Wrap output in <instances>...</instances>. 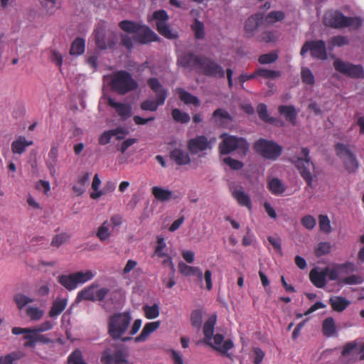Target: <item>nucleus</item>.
Masks as SVG:
<instances>
[{
	"label": "nucleus",
	"mask_w": 364,
	"mask_h": 364,
	"mask_svg": "<svg viewBox=\"0 0 364 364\" xmlns=\"http://www.w3.org/2000/svg\"><path fill=\"white\" fill-rule=\"evenodd\" d=\"M216 320V314H213L205 322L203 326V334L205 337L203 342L209 345L218 352L225 354L228 357H230V354L227 353V352L233 348L234 345L232 341L230 339L224 341L223 336L219 333L215 334L213 338Z\"/></svg>",
	"instance_id": "nucleus-1"
},
{
	"label": "nucleus",
	"mask_w": 364,
	"mask_h": 364,
	"mask_svg": "<svg viewBox=\"0 0 364 364\" xmlns=\"http://www.w3.org/2000/svg\"><path fill=\"white\" fill-rule=\"evenodd\" d=\"M323 24L333 28H349L358 30L363 26V19L359 16H346L340 11L330 10L323 15Z\"/></svg>",
	"instance_id": "nucleus-2"
},
{
	"label": "nucleus",
	"mask_w": 364,
	"mask_h": 364,
	"mask_svg": "<svg viewBox=\"0 0 364 364\" xmlns=\"http://www.w3.org/2000/svg\"><path fill=\"white\" fill-rule=\"evenodd\" d=\"M310 151L308 148H302L300 156L294 157L290 161L298 169L299 174L306 181L309 188H314L313 181L316 178V168L314 162L309 156Z\"/></svg>",
	"instance_id": "nucleus-3"
},
{
	"label": "nucleus",
	"mask_w": 364,
	"mask_h": 364,
	"mask_svg": "<svg viewBox=\"0 0 364 364\" xmlns=\"http://www.w3.org/2000/svg\"><path fill=\"white\" fill-rule=\"evenodd\" d=\"M132 318L129 311L116 313L108 321V333L114 340L119 339L127 331Z\"/></svg>",
	"instance_id": "nucleus-4"
},
{
	"label": "nucleus",
	"mask_w": 364,
	"mask_h": 364,
	"mask_svg": "<svg viewBox=\"0 0 364 364\" xmlns=\"http://www.w3.org/2000/svg\"><path fill=\"white\" fill-rule=\"evenodd\" d=\"M110 86L119 95H124L138 88L137 82L127 71H118L111 75Z\"/></svg>",
	"instance_id": "nucleus-5"
},
{
	"label": "nucleus",
	"mask_w": 364,
	"mask_h": 364,
	"mask_svg": "<svg viewBox=\"0 0 364 364\" xmlns=\"http://www.w3.org/2000/svg\"><path fill=\"white\" fill-rule=\"evenodd\" d=\"M220 138L223 141L219 144V151L223 155L228 154L235 150H240L243 155H245L249 150V144L245 139L229 135L224 133Z\"/></svg>",
	"instance_id": "nucleus-6"
},
{
	"label": "nucleus",
	"mask_w": 364,
	"mask_h": 364,
	"mask_svg": "<svg viewBox=\"0 0 364 364\" xmlns=\"http://www.w3.org/2000/svg\"><path fill=\"white\" fill-rule=\"evenodd\" d=\"M254 149L265 159L275 161L282 153L283 148L274 141L259 139L254 144Z\"/></svg>",
	"instance_id": "nucleus-7"
},
{
	"label": "nucleus",
	"mask_w": 364,
	"mask_h": 364,
	"mask_svg": "<svg viewBox=\"0 0 364 364\" xmlns=\"http://www.w3.org/2000/svg\"><path fill=\"white\" fill-rule=\"evenodd\" d=\"M93 277L92 272L88 270L86 272H77L69 275H60L58 279L65 289L73 290L77 287L78 284H83L92 279Z\"/></svg>",
	"instance_id": "nucleus-8"
},
{
	"label": "nucleus",
	"mask_w": 364,
	"mask_h": 364,
	"mask_svg": "<svg viewBox=\"0 0 364 364\" xmlns=\"http://www.w3.org/2000/svg\"><path fill=\"white\" fill-rule=\"evenodd\" d=\"M153 18L156 21V28L161 36L171 40L178 37V32L171 29L167 23L169 17L166 11H156L153 14Z\"/></svg>",
	"instance_id": "nucleus-9"
},
{
	"label": "nucleus",
	"mask_w": 364,
	"mask_h": 364,
	"mask_svg": "<svg viewBox=\"0 0 364 364\" xmlns=\"http://www.w3.org/2000/svg\"><path fill=\"white\" fill-rule=\"evenodd\" d=\"M335 70L340 73L351 78H364V69L360 65H354L341 59L333 62Z\"/></svg>",
	"instance_id": "nucleus-10"
},
{
	"label": "nucleus",
	"mask_w": 364,
	"mask_h": 364,
	"mask_svg": "<svg viewBox=\"0 0 364 364\" xmlns=\"http://www.w3.org/2000/svg\"><path fill=\"white\" fill-rule=\"evenodd\" d=\"M336 150L337 155L342 159L346 170L350 173H355L359 166L355 154L343 144H336Z\"/></svg>",
	"instance_id": "nucleus-11"
},
{
	"label": "nucleus",
	"mask_w": 364,
	"mask_h": 364,
	"mask_svg": "<svg viewBox=\"0 0 364 364\" xmlns=\"http://www.w3.org/2000/svg\"><path fill=\"white\" fill-rule=\"evenodd\" d=\"M308 51H310L311 55L314 58L325 60L328 58L326 43L322 40L306 41L303 45L300 54L304 56Z\"/></svg>",
	"instance_id": "nucleus-12"
},
{
	"label": "nucleus",
	"mask_w": 364,
	"mask_h": 364,
	"mask_svg": "<svg viewBox=\"0 0 364 364\" xmlns=\"http://www.w3.org/2000/svg\"><path fill=\"white\" fill-rule=\"evenodd\" d=\"M199 69L205 75L220 78L225 77L223 68L217 63L208 58H202Z\"/></svg>",
	"instance_id": "nucleus-13"
},
{
	"label": "nucleus",
	"mask_w": 364,
	"mask_h": 364,
	"mask_svg": "<svg viewBox=\"0 0 364 364\" xmlns=\"http://www.w3.org/2000/svg\"><path fill=\"white\" fill-rule=\"evenodd\" d=\"M128 355V353L122 350H118L112 354L111 349L107 348L102 351L100 360L103 364H129Z\"/></svg>",
	"instance_id": "nucleus-14"
},
{
	"label": "nucleus",
	"mask_w": 364,
	"mask_h": 364,
	"mask_svg": "<svg viewBox=\"0 0 364 364\" xmlns=\"http://www.w3.org/2000/svg\"><path fill=\"white\" fill-rule=\"evenodd\" d=\"M215 141V139L208 140L205 136H197L188 142V149L192 154H198L206 149H210L212 143Z\"/></svg>",
	"instance_id": "nucleus-15"
},
{
	"label": "nucleus",
	"mask_w": 364,
	"mask_h": 364,
	"mask_svg": "<svg viewBox=\"0 0 364 364\" xmlns=\"http://www.w3.org/2000/svg\"><path fill=\"white\" fill-rule=\"evenodd\" d=\"M202 58L193 53H183L178 57L177 65L189 71L199 69Z\"/></svg>",
	"instance_id": "nucleus-16"
},
{
	"label": "nucleus",
	"mask_w": 364,
	"mask_h": 364,
	"mask_svg": "<svg viewBox=\"0 0 364 364\" xmlns=\"http://www.w3.org/2000/svg\"><path fill=\"white\" fill-rule=\"evenodd\" d=\"M136 30L134 33L136 43L145 45L158 40L157 35L146 25L139 24Z\"/></svg>",
	"instance_id": "nucleus-17"
},
{
	"label": "nucleus",
	"mask_w": 364,
	"mask_h": 364,
	"mask_svg": "<svg viewBox=\"0 0 364 364\" xmlns=\"http://www.w3.org/2000/svg\"><path fill=\"white\" fill-rule=\"evenodd\" d=\"M358 348V343L351 341L346 343L343 347L338 360L340 364H353L357 361L354 351Z\"/></svg>",
	"instance_id": "nucleus-18"
},
{
	"label": "nucleus",
	"mask_w": 364,
	"mask_h": 364,
	"mask_svg": "<svg viewBox=\"0 0 364 364\" xmlns=\"http://www.w3.org/2000/svg\"><path fill=\"white\" fill-rule=\"evenodd\" d=\"M264 16L262 14H256L250 16L245 23L244 30L247 38L254 36L255 32L262 24Z\"/></svg>",
	"instance_id": "nucleus-19"
},
{
	"label": "nucleus",
	"mask_w": 364,
	"mask_h": 364,
	"mask_svg": "<svg viewBox=\"0 0 364 364\" xmlns=\"http://www.w3.org/2000/svg\"><path fill=\"white\" fill-rule=\"evenodd\" d=\"M116 35L113 33H105L103 29H97L95 33V43L100 49H106L115 44Z\"/></svg>",
	"instance_id": "nucleus-20"
},
{
	"label": "nucleus",
	"mask_w": 364,
	"mask_h": 364,
	"mask_svg": "<svg viewBox=\"0 0 364 364\" xmlns=\"http://www.w3.org/2000/svg\"><path fill=\"white\" fill-rule=\"evenodd\" d=\"M107 100L108 105L115 109L122 120H125L132 116V106L130 105L117 102L110 97H107Z\"/></svg>",
	"instance_id": "nucleus-21"
},
{
	"label": "nucleus",
	"mask_w": 364,
	"mask_h": 364,
	"mask_svg": "<svg viewBox=\"0 0 364 364\" xmlns=\"http://www.w3.org/2000/svg\"><path fill=\"white\" fill-rule=\"evenodd\" d=\"M147 84L150 88L155 92L156 98L159 99V103L164 104L167 97V91L163 88L162 85L156 77L149 78Z\"/></svg>",
	"instance_id": "nucleus-22"
},
{
	"label": "nucleus",
	"mask_w": 364,
	"mask_h": 364,
	"mask_svg": "<svg viewBox=\"0 0 364 364\" xmlns=\"http://www.w3.org/2000/svg\"><path fill=\"white\" fill-rule=\"evenodd\" d=\"M328 268H325L323 271L318 272L316 269H313L309 274V278L311 282L318 288H322L326 285V277L327 276Z\"/></svg>",
	"instance_id": "nucleus-23"
},
{
	"label": "nucleus",
	"mask_w": 364,
	"mask_h": 364,
	"mask_svg": "<svg viewBox=\"0 0 364 364\" xmlns=\"http://www.w3.org/2000/svg\"><path fill=\"white\" fill-rule=\"evenodd\" d=\"M280 114L284 116L285 119L293 125L296 123L297 112L293 105H281L278 107Z\"/></svg>",
	"instance_id": "nucleus-24"
},
{
	"label": "nucleus",
	"mask_w": 364,
	"mask_h": 364,
	"mask_svg": "<svg viewBox=\"0 0 364 364\" xmlns=\"http://www.w3.org/2000/svg\"><path fill=\"white\" fill-rule=\"evenodd\" d=\"M151 193L154 198L160 202L170 200L173 198V192L161 186H154Z\"/></svg>",
	"instance_id": "nucleus-25"
},
{
	"label": "nucleus",
	"mask_w": 364,
	"mask_h": 364,
	"mask_svg": "<svg viewBox=\"0 0 364 364\" xmlns=\"http://www.w3.org/2000/svg\"><path fill=\"white\" fill-rule=\"evenodd\" d=\"M176 92L178 95L179 99L184 102L186 105H193L196 107H198L200 105V100L196 97L193 95L191 93L186 91L183 88H177Z\"/></svg>",
	"instance_id": "nucleus-26"
},
{
	"label": "nucleus",
	"mask_w": 364,
	"mask_h": 364,
	"mask_svg": "<svg viewBox=\"0 0 364 364\" xmlns=\"http://www.w3.org/2000/svg\"><path fill=\"white\" fill-rule=\"evenodd\" d=\"M98 287L96 284H92L80 291L76 298L75 302L80 303L82 300L96 301L95 289Z\"/></svg>",
	"instance_id": "nucleus-27"
},
{
	"label": "nucleus",
	"mask_w": 364,
	"mask_h": 364,
	"mask_svg": "<svg viewBox=\"0 0 364 364\" xmlns=\"http://www.w3.org/2000/svg\"><path fill=\"white\" fill-rule=\"evenodd\" d=\"M232 196L237 200L240 205L246 206L250 210L252 208L250 198L242 187L235 189L232 192Z\"/></svg>",
	"instance_id": "nucleus-28"
},
{
	"label": "nucleus",
	"mask_w": 364,
	"mask_h": 364,
	"mask_svg": "<svg viewBox=\"0 0 364 364\" xmlns=\"http://www.w3.org/2000/svg\"><path fill=\"white\" fill-rule=\"evenodd\" d=\"M160 326V321H154L146 323L139 336L134 338L135 342H141L145 341L148 336L154 331H156Z\"/></svg>",
	"instance_id": "nucleus-29"
},
{
	"label": "nucleus",
	"mask_w": 364,
	"mask_h": 364,
	"mask_svg": "<svg viewBox=\"0 0 364 364\" xmlns=\"http://www.w3.org/2000/svg\"><path fill=\"white\" fill-rule=\"evenodd\" d=\"M171 158L178 165H186L191 162L189 155L181 149H175L171 152Z\"/></svg>",
	"instance_id": "nucleus-30"
},
{
	"label": "nucleus",
	"mask_w": 364,
	"mask_h": 364,
	"mask_svg": "<svg viewBox=\"0 0 364 364\" xmlns=\"http://www.w3.org/2000/svg\"><path fill=\"white\" fill-rule=\"evenodd\" d=\"M212 119L214 122L220 125L233 120L232 117L226 110L221 108H218L213 112Z\"/></svg>",
	"instance_id": "nucleus-31"
},
{
	"label": "nucleus",
	"mask_w": 364,
	"mask_h": 364,
	"mask_svg": "<svg viewBox=\"0 0 364 364\" xmlns=\"http://www.w3.org/2000/svg\"><path fill=\"white\" fill-rule=\"evenodd\" d=\"M33 144V141H27L24 136H19L11 144V151L14 154H21L25 151L26 146Z\"/></svg>",
	"instance_id": "nucleus-32"
},
{
	"label": "nucleus",
	"mask_w": 364,
	"mask_h": 364,
	"mask_svg": "<svg viewBox=\"0 0 364 364\" xmlns=\"http://www.w3.org/2000/svg\"><path fill=\"white\" fill-rule=\"evenodd\" d=\"M322 333L326 337L336 336V326L335 321L332 317H328L323 321Z\"/></svg>",
	"instance_id": "nucleus-33"
},
{
	"label": "nucleus",
	"mask_w": 364,
	"mask_h": 364,
	"mask_svg": "<svg viewBox=\"0 0 364 364\" xmlns=\"http://www.w3.org/2000/svg\"><path fill=\"white\" fill-rule=\"evenodd\" d=\"M329 303L334 311L342 312L349 306L350 302L342 296H331Z\"/></svg>",
	"instance_id": "nucleus-34"
},
{
	"label": "nucleus",
	"mask_w": 364,
	"mask_h": 364,
	"mask_svg": "<svg viewBox=\"0 0 364 364\" xmlns=\"http://www.w3.org/2000/svg\"><path fill=\"white\" fill-rule=\"evenodd\" d=\"M257 112L260 119L265 122L269 124H276V122H278V119H277L276 118L271 117L269 116L267 107L263 103L258 105V106L257 107Z\"/></svg>",
	"instance_id": "nucleus-35"
},
{
	"label": "nucleus",
	"mask_w": 364,
	"mask_h": 364,
	"mask_svg": "<svg viewBox=\"0 0 364 364\" xmlns=\"http://www.w3.org/2000/svg\"><path fill=\"white\" fill-rule=\"evenodd\" d=\"M203 311L202 309L193 310L190 316L191 326L199 331L202 326Z\"/></svg>",
	"instance_id": "nucleus-36"
},
{
	"label": "nucleus",
	"mask_w": 364,
	"mask_h": 364,
	"mask_svg": "<svg viewBox=\"0 0 364 364\" xmlns=\"http://www.w3.org/2000/svg\"><path fill=\"white\" fill-rule=\"evenodd\" d=\"M58 147L55 146H52L50 153L48 154V160L47 161V166L50 170V174L54 176L55 173V166L58 159Z\"/></svg>",
	"instance_id": "nucleus-37"
},
{
	"label": "nucleus",
	"mask_w": 364,
	"mask_h": 364,
	"mask_svg": "<svg viewBox=\"0 0 364 364\" xmlns=\"http://www.w3.org/2000/svg\"><path fill=\"white\" fill-rule=\"evenodd\" d=\"M14 301L17 306V308L21 310L27 304L33 303L34 299L29 296H26L22 293H17L14 296Z\"/></svg>",
	"instance_id": "nucleus-38"
},
{
	"label": "nucleus",
	"mask_w": 364,
	"mask_h": 364,
	"mask_svg": "<svg viewBox=\"0 0 364 364\" xmlns=\"http://www.w3.org/2000/svg\"><path fill=\"white\" fill-rule=\"evenodd\" d=\"M85 51V41L82 38H77L72 43L70 54L78 55Z\"/></svg>",
	"instance_id": "nucleus-39"
},
{
	"label": "nucleus",
	"mask_w": 364,
	"mask_h": 364,
	"mask_svg": "<svg viewBox=\"0 0 364 364\" xmlns=\"http://www.w3.org/2000/svg\"><path fill=\"white\" fill-rule=\"evenodd\" d=\"M285 18V14L282 11H273L269 12L265 18L267 25H272L273 23L281 21Z\"/></svg>",
	"instance_id": "nucleus-40"
},
{
	"label": "nucleus",
	"mask_w": 364,
	"mask_h": 364,
	"mask_svg": "<svg viewBox=\"0 0 364 364\" xmlns=\"http://www.w3.org/2000/svg\"><path fill=\"white\" fill-rule=\"evenodd\" d=\"M67 304L66 299H57L54 301L53 306L49 312L50 316L54 317L59 315L65 308Z\"/></svg>",
	"instance_id": "nucleus-41"
},
{
	"label": "nucleus",
	"mask_w": 364,
	"mask_h": 364,
	"mask_svg": "<svg viewBox=\"0 0 364 364\" xmlns=\"http://www.w3.org/2000/svg\"><path fill=\"white\" fill-rule=\"evenodd\" d=\"M136 43L134 34L122 33L120 36V44L125 47L127 50H132Z\"/></svg>",
	"instance_id": "nucleus-42"
},
{
	"label": "nucleus",
	"mask_w": 364,
	"mask_h": 364,
	"mask_svg": "<svg viewBox=\"0 0 364 364\" xmlns=\"http://www.w3.org/2000/svg\"><path fill=\"white\" fill-rule=\"evenodd\" d=\"M140 23L134 21L124 20L119 23V26L125 33L134 34Z\"/></svg>",
	"instance_id": "nucleus-43"
},
{
	"label": "nucleus",
	"mask_w": 364,
	"mask_h": 364,
	"mask_svg": "<svg viewBox=\"0 0 364 364\" xmlns=\"http://www.w3.org/2000/svg\"><path fill=\"white\" fill-rule=\"evenodd\" d=\"M36 331L35 328H28L26 332L24 333L23 338L26 341L23 346L26 348L35 347V338Z\"/></svg>",
	"instance_id": "nucleus-44"
},
{
	"label": "nucleus",
	"mask_w": 364,
	"mask_h": 364,
	"mask_svg": "<svg viewBox=\"0 0 364 364\" xmlns=\"http://www.w3.org/2000/svg\"><path fill=\"white\" fill-rule=\"evenodd\" d=\"M26 315L31 321H38L44 315V311L38 307L29 306L26 310Z\"/></svg>",
	"instance_id": "nucleus-45"
},
{
	"label": "nucleus",
	"mask_w": 364,
	"mask_h": 364,
	"mask_svg": "<svg viewBox=\"0 0 364 364\" xmlns=\"http://www.w3.org/2000/svg\"><path fill=\"white\" fill-rule=\"evenodd\" d=\"M257 76H261L266 79H276L280 77L281 73L279 71L271 70L264 68H259L256 70Z\"/></svg>",
	"instance_id": "nucleus-46"
},
{
	"label": "nucleus",
	"mask_w": 364,
	"mask_h": 364,
	"mask_svg": "<svg viewBox=\"0 0 364 364\" xmlns=\"http://www.w3.org/2000/svg\"><path fill=\"white\" fill-rule=\"evenodd\" d=\"M70 238V235L66 232H63L58 235H56L53 237L51 241V246L55 247H59L63 244L69 241Z\"/></svg>",
	"instance_id": "nucleus-47"
},
{
	"label": "nucleus",
	"mask_w": 364,
	"mask_h": 364,
	"mask_svg": "<svg viewBox=\"0 0 364 364\" xmlns=\"http://www.w3.org/2000/svg\"><path fill=\"white\" fill-rule=\"evenodd\" d=\"M163 104L159 103V99L156 98V101L151 100H146L144 102H142L140 104V107L141 109L145 111H151V112H155L157 110L158 107L159 105H162Z\"/></svg>",
	"instance_id": "nucleus-48"
},
{
	"label": "nucleus",
	"mask_w": 364,
	"mask_h": 364,
	"mask_svg": "<svg viewBox=\"0 0 364 364\" xmlns=\"http://www.w3.org/2000/svg\"><path fill=\"white\" fill-rule=\"evenodd\" d=\"M318 225L320 230L326 234L332 231L331 222L327 215H320L318 216Z\"/></svg>",
	"instance_id": "nucleus-49"
},
{
	"label": "nucleus",
	"mask_w": 364,
	"mask_h": 364,
	"mask_svg": "<svg viewBox=\"0 0 364 364\" xmlns=\"http://www.w3.org/2000/svg\"><path fill=\"white\" fill-rule=\"evenodd\" d=\"M173 119L181 123H188L191 118L188 114L181 112L179 109L175 108L172 110Z\"/></svg>",
	"instance_id": "nucleus-50"
},
{
	"label": "nucleus",
	"mask_w": 364,
	"mask_h": 364,
	"mask_svg": "<svg viewBox=\"0 0 364 364\" xmlns=\"http://www.w3.org/2000/svg\"><path fill=\"white\" fill-rule=\"evenodd\" d=\"M108 225V222L106 220L98 228L97 236L101 241L107 240L111 235Z\"/></svg>",
	"instance_id": "nucleus-51"
},
{
	"label": "nucleus",
	"mask_w": 364,
	"mask_h": 364,
	"mask_svg": "<svg viewBox=\"0 0 364 364\" xmlns=\"http://www.w3.org/2000/svg\"><path fill=\"white\" fill-rule=\"evenodd\" d=\"M191 28L196 38L202 39L205 37L204 24L201 21L196 19Z\"/></svg>",
	"instance_id": "nucleus-52"
},
{
	"label": "nucleus",
	"mask_w": 364,
	"mask_h": 364,
	"mask_svg": "<svg viewBox=\"0 0 364 364\" xmlns=\"http://www.w3.org/2000/svg\"><path fill=\"white\" fill-rule=\"evenodd\" d=\"M269 186L270 190L274 194H281L285 190L282 181L278 178H273L269 182Z\"/></svg>",
	"instance_id": "nucleus-53"
},
{
	"label": "nucleus",
	"mask_w": 364,
	"mask_h": 364,
	"mask_svg": "<svg viewBox=\"0 0 364 364\" xmlns=\"http://www.w3.org/2000/svg\"><path fill=\"white\" fill-rule=\"evenodd\" d=\"M349 44V40L346 36H336L332 37L329 41V45L332 46V48L335 46L341 47L345 45Z\"/></svg>",
	"instance_id": "nucleus-54"
},
{
	"label": "nucleus",
	"mask_w": 364,
	"mask_h": 364,
	"mask_svg": "<svg viewBox=\"0 0 364 364\" xmlns=\"http://www.w3.org/2000/svg\"><path fill=\"white\" fill-rule=\"evenodd\" d=\"M68 364H87L82 358V353L80 350H74L68 358Z\"/></svg>",
	"instance_id": "nucleus-55"
},
{
	"label": "nucleus",
	"mask_w": 364,
	"mask_h": 364,
	"mask_svg": "<svg viewBox=\"0 0 364 364\" xmlns=\"http://www.w3.org/2000/svg\"><path fill=\"white\" fill-rule=\"evenodd\" d=\"M331 244L329 242H320L315 250V255L316 257H319L324 255H326L331 251Z\"/></svg>",
	"instance_id": "nucleus-56"
},
{
	"label": "nucleus",
	"mask_w": 364,
	"mask_h": 364,
	"mask_svg": "<svg viewBox=\"0 0 364 364\" xmlns=\"http://www.w3.org/2000/svg\"><path fill=\"white\" fill-rule=\"evenodd\" d=\"M41 5L49 15H53L58 8L57 0H42Z\"/></svg>",
	"instance_id": "nucleus-57"
},
{
	"label": "nucleus",
	"mask_w": 364,
	"mask_h": 364,
	"mask_svg": "<svg viewBox=\"0 0 364 364\" xmlns=\"http://www.w3.org/2000/svg\"><path fill=\"white\" fill-rule=\"evenodd\" d=\"M301 78L303 82L308 85H314L315 80L312 72L307 68H302Z\"/></svg>",
	"instance_id": "nucleus-58"
},
{
	"label": "nucleus",
	"mask_w": 364,
	"mask_h": 364,
	"mask_svg": "<svg viewBox=\"0 0 364 364\" xmlns=\"http://www.w3.org/2000/svg\"><path fill=\"white\" fill-rule=\"evenodd\" d=\"M144 312L146 318L149 319L155 318L159 316V308L157 304H154L151 306H146L144 307Z\"/></svg>",
	"instance_id": "nucleus-59"
},
{
	"label": "nucleus",
	"mask_w": 364,
	"mask_h": 364,
	"mask_svg": "<svg viewBox=\"0 0 364 364\" xmlns=\"http://www.w3.org/2000/svg\"><path fill=\"white\" fill-rule=\"evenodd\" d=\"M278 58V55L275 53H269L259 56V62L261 64H268L275 62Z\"/></svg>",
	"instance_id": "nucleus-60"
},
{
	"label": "nucleus",
	"mask_w": 364,
	"mask_h": 364,
	"mask_svg": "<svg viewBox=\"0 0 364 364\" xmlns=\"http://www.w3.org/2000/svg\"><path fill=\"white\" fill-rule=\"evenodd\" d=\"M223 161L233 170H240L244 166V164L242 161L231 157L224 158Z\"/></svg>",
	"instance_id": "nucleus-61"
},
{
	"label": "nucleus",
	"mask_w": 364,
	"mask_h": 364,
	"mask_svg": "<svg viewBox=\"0 0 364 364\" xmlns=\"http://www.w3.org/2000/svg\"><path fill=\"white\" fill-rule=\"evenodd\" d=\"M21 355L18 353H11L5 356L0 357V364H12L14 360H18Z\"/></svg>",
	"instance_id": "nucleus-62"
},
{
	"label": "nucleus",
	"mask_w": 364,
	"mask_h": 364,
	"mask_svg": "<svg viewBox=\"0 0 364 364\" xmlns=\"http://www.w3.org/2000/svg\"><path fill=\"white\" fill-rule=\"evenodd\" d=\"M301 223L308 230L314 229L316 223L315 218L310 215L303 217Z\"/></svg>",
	"instance_id": "nucleus-63"
},
{
	"label": "nucleus",
	"mask_w": 364,
	"mask_h": 364,
	"mask_svg": "<svg viewBox=\"0 0 364 364\" xmlns=\"http://www.w3.org/2000/svg\"><path fill=\"white\" fill-rule=\"evenodd\" d=\"M111 132L114 134V136L116 137L117 140H122L129 134L128 129L123 127H117L116 129H111Z\"/></svg>",
	"instance_id": "nucleus-64"
}]
</instances>
